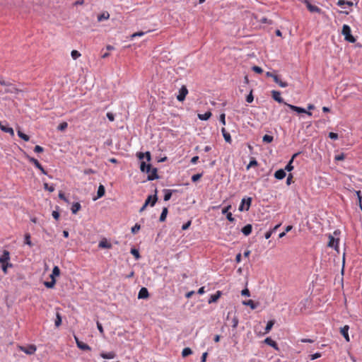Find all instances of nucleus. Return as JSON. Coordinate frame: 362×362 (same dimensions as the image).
I'll return each mask as SVG.
<instances>
[{
  "instance_id": "nucleus-16",
  "label": "nucleus",
  "mask_w": 362,
  "mask_h": 362,
  "mask_svg": "<svg viewBox=\"0 0 362 362\" xmlns=\"http://www.w3.org/2000/svg\"><path fill=\"white\" fill-rule=\"evenodd\" d=\"M299 153H296L293 155L292 158H291V160L288 161V163L286 165L285 168L284 169V170H285V172L286 171L291 172V170H293V160L296 156H298L299 155Z\"/></svg>"
},
{
  "instance_id": "nucleus-43",
  "label": "nucleus",
  "mask_w": 362,
  "mask_h": 362,
  "mask_svg": "<svg viewBox=\"0 0 362 362\" xmlns=\"http://www.w3.org/2000/svg\"><path fill=\"white\" fill-rule=\"evenodd\" d=\"M131 254L135 257L136 259H139L141 256L139 252L136 248H132L130 251Z\"/></svg>"
},
{
  "instance_id": "nucleus-19",
  "label": "nucleus",
  "mask_w": 362,
  "mask_h": 362,
  "mask_svg": "<svg viewBox=\"0 0 362 362\" xmlns=\"http://www.w3.org/2000/svg\"><path fill=\"white\" fill-rule=\"evenodd\" d=\"M149 174L148 175V177H147V180H157L159 178L158 174H157V168H151L150 173H148Z\"/></svg>"
},
{
  "instance_id": "nucleus-41",
  "label": "nucleus",
  "mask_w": 362,
  "mask_h": 362,
  "mask_svg": "<svg viewBox=\"0 0 362 362\" xmlns=\"http://www.w3.org/2000/svg\"><path fill=\"white\" fill-rule=\"evenodd\" d=\"M62 316L60 315L59 313H57L56 314V319H55V322H54V324H55V326L56 327H59L62 324Z\"/></svg>"
},
{
  "instance_id": "nucleus-37",
  "label": "nucleus",
  "mask_w": 362,
  "mask_h": 362,
  "mask_svg": "<svg viewBox=\"0 0 362 362\" xmlns=\"http://www.w3.org/2000/svg\"><path fill=\"white\" fill-rule=\"evenodd\" d=\"M30 238H31V236H30V233H25V235H24V243L25 245H28L30 247H32L33 246V243H32V242L30 240Z\"/></svg>"
},
{
  "instance_id": "nucleus-48",
  "label": "nucleus",
  "mask_w": 362,
  "mask_h": 362,
  "mask_svg": "<svg viewBox=\"0 0 362 362\" xmlns=\"http://www.w3.org/2000/svg\"><path fill=\"white\" fill-rule=\"evenodd\" d=\"M273 139V136L268 134H265L262 138V141L265 143H271Z\"/></svg>"
},
{
  "instance_id": "nucleus-46",
  "label": "nucleus",
  "mask_w": 362,
  "mask_h": 362,
  "mask_svg": "<svg viewBox=\"0 0 362 362\" xmlns=\"http://www.w3.org/2000/svg\"><path fill=\"white\" fill-rule=\"evenodd\" d=\"M257 165H258V163H257V160L255 158H252L246 168H247V170H249L250 168H252L253 166H257Z\"/></svg>"
},
{
  "instance_id": "nucleus-9",
  "label": "nucleus",
  "mask_w": 362,
  "mask_h": 362,
  "mask_svg": "<svg viewBox=\"0 0 362 362\" xmlns=\"http://www.w3.org/2000/svg\"><path fill=\"white\" fill-rule=\"evenodd\" d=\"M231 209V205H228L222 209V214L226 215V218L230 222H233L235 218L233 217L232 214L229 211Z\"/></svg>"
},
{
  "instance_id": "nucleus-13",
  "label": "nucleus",
  "mask_w": 362,
  "mask_h": 362,
  "mask_svg": "<svg viewBox=\"0 0 362 362\" xmlns=\"http://www.w3.org/2000/svg\"><path fill=\"white\" fill-rule=\"evenodd\" d=\"M221 296H222V291H217L214 294H212L210 296V297L208 300V303L211 304V303L216 302Z\"/></svg>"
},
{
  "instance_id": "nucleus-2",
  "label": "nucleus",
  "mask_w": 362,
  "mask_h": 362,
  "mask_svg": "<svg viewBox=\"0 0 362 362\" xmlns=\"http://www.w3.org/2000/svg\"><path fill=\"white\" fill-rule=\"evenodd\" d=\"M252 203L251 197H244L242 199L238 210L240 211H248Z\"/></svg>"
},
{
  "instance_id": "nucleus-36",
  "label": "nucleus",
  "mask_w": 362,
  "mask_h": 362,
  "mask_svg": "<svg viewBox=\"0 0 362 362\" xmlns=\"http://www.w3.org/2000/svg\"><path fill=\"white\" fill-rule=\"evenodd\" d=\"M243 305H248L251 308V309L254 310L257 307V303H255L252 300H248L243 302Z\"/></svg>"
},
{
  "instance_id": "nucleus-28",
  "label": "nucleus",
  "mask_w": 362,
  "mask_h": 362,
  "mask_svg": "<svg viewBox=\"0 0 362 362\" xmlns=\"http://www.w3.org/2000/svg\"><path fill=\"white\" fill-rule=\"evenodd\" d=\"M100 356L103 358H105V359H112V358H114L116 356V354L113 351H110V352H107V353L102 352L100 354Z\"/></svg>"
},
{
  "instance_id": "nucleus-1",
  "label": "nucleus",
  "mask_w": 362,
  "mask_h": 362,
  "mask_svg": "<svg viewBox=\"0 0 362 362\" xmlns=\"http://www.w3.org/2000/svg\"><path fill=\"white\" fill-rule=\"evenodd\" d=\"M341 34L344 36V40L349 42L354 43L356 38L351 35V29L349 25L344 24L342 27Z\"/></svg>"
},
{
  "instance_id": "nucleus-63",
  "label": "nucleus",
  "mask_w": 362,
  "mask_h": 362,
  "mask_svg": "<svg viewBox=\"0 0 362 362\" xmlns=\"http://www.w3.org/2000/svg\"><path fill=\"white\" fill-rule=\"evenodd\" d=\"M106 116L110 122H113L115 120V115L112 112H107Z\"/></svg>"
},
{
  "instance_id": "nucleus-52",
  "label": "nucleus",
  "mask_w": 362,
  "mask_h": 362,
  "mask_svg": "<svg viewBox=\"0 0 362 362\" xmlns=\"http://www.w3.org/2000/svg\"><path fill=\"white\" fill-rule=\"evenodd\" d=\"M202 173L195 174L192 176L191 180L193 182H195L198 181L202 177Z\"/></svg>"
},
{
  "instance_id": "nucleus-40",
  "label": "nucleus",
  "mask_w": 362,
  "mask_h": 362,
  "mask_svg": "<svg viewBox=\"0 0 362 362\" xmlns=\"http://www.w3.org/2000/svg\"><path fill=\"white\" fill-rule=\"evenodd\" d=\"M55 284H56L55 279H52L50 281H45L44 282V285L48 288H53Z\"/></svg>"
},
{
  "instance_id": "nucleus-15",
  "label": "nucleus",
  "mask_w": 362,
  "mask_h": 362,
  "mask_svg": "<svg viewBox=\"0 0 362 362\" xmlns=\"http://www.w3.org/2000/svg\"><path fill=\"white\" fill-rule=\"evenodd\" d=\"M349 327L348 325H344L341 328L340 333L344 337L345 340L349 342L350 341V338L349 335Z\"/></svg>"
},
{
  "instance_id": "nucleus-14",
  "label": "nucleus",
  "mask_w": 362,
  "mask_h": 362,
  "mask_svg": "<svg viewBox=\"0 0 362 362\" xmlns=\"http://www.w3.org/2000/svg\"><path fill=\"white\" fill-rule=\"evenodd\" d=\"M305 4H306V7L310 11V12H313V13H321V9L315 6V5H313L312 4H310L308 1H305Z\"/></svg>"
},
{
  "instance_id": "nucleus-34",
  "label": "nucleus",
  "mask_w": 362,
  "mask_h": 362,
  "mask_svg": "<svg viewBox=\"0 0 362 362\" xmlns=\"http://www.w3.org/2000/svg\"><path fill=\"white\" fill-rule=\"evenodd\" d=\"M168 208L167 207H163V210H162V212H161V214L160 216V218H159V221L160 222H163V221H165L167 215H168Z\"/></svg>"
},
{
  "instance_id": "nucleus-47",
  "label": "nucleus",
  "mask_w": 362,
  "mask_h": 362,
  "mask_svg": "<svg viewBox=\"0 0 362 362\" xmlns=\"http://www.w3.org/2000/svg\"><path fill=\"white\" fill-rule=\"evenodd\" d=\"M44 189L49 192H52L54 191L55 187L54 185H49L47 183H44Z\"/></svg>"
},
{
  "instance_id": "nucleus-51",
  "label": "nucleus",
  "mask_w": 362,
  "mask_h": 362,
  "mask_svg": "<svg viewBox=\"0 0 362 362\" xmlns=\"http://www.w3.org/2000/svg\"><path fill=\"white\" fill-rule=\"evenodd\" d=\"M254 96L252 95V90H250V93L246 97V102L248 103H252Z\"/></svg>"
},
{
  "instance_id": "nucleus-49",
  "label": "nucleus",
  "mask_w": 362,
  "mask_h": 362,
  "mask_svg": "<svg viewBox=\"0 0 362 362\" xmlns=\"http://www.w3.org/2000/svg\"><path fill=\"white\" fill-rule=\"evenodd\" d=\"M13 267V264L11 263L6 262V263L2 264L1 269H2L3 272H4V274H6L8 267Z\"/></svg>"
},
{
  "instance_id": "nucleus-5",
  "label": "nucleus",
  "mask_w": 362,
  "mask_h": 362,
  "mask_svg": "<svg viewBox=\"0 0 362 362\" xmlns=\"http://www.w3.org/2000/svg\"><path fill=\"white\" fill-rule=\"evenodd\" d=\"M188 93V90L185 86H182L179 90V94L177 95V100L180 102L185 100L186 95Z\"/></svg>"
},
{
  "instance_id": "nucleus-62",
  "label": "nucleus",
  "mask_w": 362,
  "mask_h": 362,
  "mask_svg": "<svg viewBox=\"0 0 362 362\" xmlns=\"http://www.w3.org/2000/svg\"><path fill=\"white\" fill-rule=\"evenodd\" d=\"M144 34H145V33H144V32H142V31H141V32H137V33H134V34H132V35H131V37H132V39H134V37H141V36H143Z\"/></svg>"
},
{
  "instance_id": "nucleus-4",
  "label": "nucleus",
  "mask_w": 362,
  "mask_h": 362,
  "mask_svg": "<svg viewBox=\"0 0 362 362\" xmlns=\"http://www.w3.org/2000/svg\"><path fill=\"white\" fill-rule=\"evenodd\" d=\"M286 106H288L291 110L295 111L298 113H305L308 116H312V112L310 111H307L303 107H298L291 104H286Z\"/></svg>"
},
{
  "instance_id": "nucleus-61",
  "label": "nucleus",
  "mask_w": 362,
  "mask_h": 362,
  "mask_svg": "<svg viewBox=\"0 0 362 362\" xmlns=\"http://www.w3.org/2000/svg\"><path fill=\"white\" fill-rule=\"evenodd\" d=\"M97 328L99 330L100 333L101 334H104V329H103V327L102 326V324L100 322H99L98 321L97 322Z\"/></svg>"
},
{
  "instance_id": "nucleus-18",
  "label": "nucleus",
  "mask_w": 362,
  "mask_h": 362,
  "mask_svg": "<svg viewBox=\"0 0 362 362\" xmlns=\"http://www.w3.org/2000/svg\"><path fill=\"white\" fill-rule=\"evenodd\" d=\"M148 296H149V293H148V289L145 287H142L139 291L138 298L139 299H146L148 297Z\"/></svg>"
},
{
  "instance_id": "nucleus-22",
  "label": "nucleus",
  "mask_w": 362,
  "mask_h": 362,
  "mask_svg": "<svg viewBox=\"0 0 362 362\" xmlns=\"http://www.w3.org/2000/svg\"><path fill=\"white\" fill-rule=\"evenodd\" d=\"M140 170L143 173H150L151 170V164H146V162L141 161L140 164Z\"/></svg>"
},
{
  "instance_id": "nucleus-59",
  "label": "nucleus",
  "mask_w": 362,
  "mask_h": 362,
  "mask_svg": "<svg viewBox=\"0 0 362 362\" xmlns=\"http://www.w3.org/2000/svg\"><path fill=\"white\" fill-rule=\"evenodd\" d=\"M239 320L237 317H234L232 320V327L233 328H236L238 325Z\"/></svg>"
},
{
  "instance_id": "nucleus-54",
  "label": "nucleus",
  "mask_w": 362,
  "mask_h": 362,
  "mask_svg": "<svg viewBox=\"0 0 362 362\" xmlns=\"http://www.w3.org/2000/svg\"><path fill=\"white\" fill-rule=\"evenodd\" d=\"M71 57L74 59H76L81 56V54L77 50H72L71 53Z\"/></svg>"
},
{
  "instance_id": "nucleus-27",
  "label": "nucleus",
  "mask_w": 362,
  "mask_h": 362,
  "mask_svg": "<svg viewBox=\"0 0 362 362\" xmlns=\"http://www.w3.org/2000/svg\"><path fill=\"white\" fill-rule=\"evenodd\" d=\"M252 226L251 224H247L246 226H245L242 229H241V232L245 235V236H248L249 235H250V233H252Z\"/></svg>"
},
{
  "instance_id": "nucleus-50",
  "label": "nucleus",
  "mask_w": 362,
  "mask_h": 362,
  "mask_svg": "<svg viewBox=\"0 0 362 362\" xmlns=\"http://www.w3.org/2000/svg\"><path fill=\"white\" fill-rule=\"evenodd\" d=\"M67 127L68 124L66 122H64L59 124V125L57 127V129L59 131L63 132L67 128Z\"/></svg>"
},
{
  "instance_id": "nucleus-58",
  "label": "nucleus",
  "mask_w": 362,
  "mask_h": 362,
  "mask_svg": "<svg viewBox=\"0 0 362 362\" xmlns=\"http://www.w3.org/2000/svg\"><path fill=\"white\" fill-rule=\"evenodd\" d=\"M43 151H44V148L40 146L37 145L34 148L35 153H42Z\"/></svg>"
},
{
  "instance_id": "nucleus-20",
  "label": "nucleus",
  "mask_w": 362,
  "mask_h": 362,
  "mask_svg": "<svg viewBox=\"0 0 362 362\" xmlns=\"http://www.w3.org/2000/svg\"><path fill=\"white\" fill-rule=\"evenodd\" d=\"M10 259V253L8 250H4L3 254L0 257V264L8 262Z\"/></svg>"
},
{
  "instance_id": "nucleus-64",
  "label": "nucleus",
  "mask_w": 362,
  "mask_h": 362,
  "mask_svg": "<svg viewBox=\"0 0 362 362\" xmlns=\"http://www.w3.org/2000/svg\"><path fill=\"white\" fill-rule=\"evenodd\" d=\"M329 137L331 139L337 140L338 139V134L334 133V132H329Z\"/></svg>"
},
{
  "instance_id": "nucleus-10",
  "label": "nucleus",
  "mask_w": 362,
  "mask_h": 362,
  "mask_svg": "<svg viewBox=\"0 0 362 362\" xmlns=\"http://www.w3.org/2000/svg\"><path fill=\"white\" fill-rule=\"evenodd\" d=\"M74 339L76 341V345L78 349L83 350V351H90L91 350V348L88 344L80 341L76 336H74Z\"/></svg>"
},
{
  "instance_id": "nucleus-44",
  "label": "nucleus",
  "mask_w": 362,
  "mask_h": 362,
  "mask_svg": "<svg viewBox=\"0 0 362 362\" xmlns=\"http://www.w3.org/2000/svg\"><path fill=\"white\" fill-rule=\"evenodd\" d=\"M337 5L341 7H344V5H348L351 6L353 5V2L344 0H339V1L337 2Z\"/></svg>"
},
{
  "instance_id": "nucleus-12",
  "label": "nucleus",
  "mask_w": 362,
  "mask_h": 362,
  "mask_svg": "<svg viewBox=\"0 0 362 362\" xmlns=\"http://www.w3.org/2000/svg\"><path fill=\"white\" fill-rule=\"evenodd\" d=\"M156 193H157V190L156 189ZM158 200V197L156 195V194H155L154 195H149L148 196L147 199H146L144 204H146V206H148V204H150L151 206H153L156 202Z\"/></svg>"
},
{
  "instance_id": "nucleus-25",
  "label": "nucleus",
  "mask_w": 362,
  "mask_h": 362,
  "mask_svg": "<svg viewBox=\"0 0 362 362\" xmlns=\"http://www.w3.org/2000/svg\"><path fill=\"white\" fill-rule=\"evenodd\" d=\"M221 133H222V135H223L226 142H227L228 144H231L232 139H231L230 134L226 130L225 128L223 127L221 129Z\"/></svg>"
},
{
  "instance_id": "nucleus-39",
  "label": "nucleus",
  "mask_w": 362,
  "mask_h": 362,
  "mask_svg": "<svg viewBox=\"0 0 362 362\" xmlns=\"http://www.w3.org/2000/svg\"><path fill=\"white\" fill-rule=\"evenodd\" d=\"M355 193L357 196L358 206L362 210V194H361V191L357 190V191H355Z\"/></svg>"
},
{
  "instance_id": "nucleus-42",
  "label": "nucleus",
  "mask_w": 362,
  "mask_h": 362,
  "mask_svg": "<svg viewBox=\"0 0 362 362\" xmlns=\"http://www.w3.org/2000/svg\"><path fill=\"white\" fill-rule=\"evenodd\" d=\"M192 354V351L190 348L186 347L182 351V356L183 357L188 356Z\"/></svg>"
},
{
  "instance_id": "nucleus-21",
  "label": "nucleus",
  "mask_w": 362,
  "mask_h": 362,
  "mask_svg": "<svg viewBox=\"0 0 362 362\" xmlns=\"http://www.w3.org/2000/svg\"><path fill=\"white\" fill-rule=\"evenodd\" d=\"M175 192H177L176 189H163V193H164L163 199H164V201L167 202V201L170 200L171 197H172L173 193Z\"/></svg>"
},
{
  "instance_id": "nucleus-45",
  "label": "nucleus",
  "mask_w": 362,
  "mask_h": 362,
  "mask_svg": "<svg viewBox=\"0 0 362 362\" xmlns=\"http://www.w3.org/2000/svg\"><path fill=\"white\" fill-rule=\"evenodd\" d=\"M18 136L20 138H21L22 139H23L24 141H28L30 139L29 136H28L27 134H24L23 132H22L20 130L18 131Z\"/></svg>"
},
{
  "instance_id": "nucleus-29",
  "label": "nucleus",
  "mask_w": 362,
  "mask_h": 362,
  "mask_svg": "<svg viewBox=\"0 0 362 362\" xmlns=\"http://www.w3.org/2000/svg\"><path fill=\"white\" fill-rule=\"evenodd\" d=\"M211 116V112L209 111H207L204 112V114H198V118L200 120L206 121L208 120Z\"/></svg>"
},
{
  "instance_id": "nucleus-23",
  "label": "nucleus",
  "mask_w": 362,
  "mask_h": 362,
  "mask_svg": "<svg viewBox=\"0 0 362 362\" xmlns=\"http://www.w3.org/2000/svg\"><path fill=\"white\" fill-rule=\"evenodd\" d=\"M286 174L285 170L279 169L274 173V177L277 180H282L286 177Z\"/></svg>"
},
{
  "instance_id": "nucleus-53",
  "label": "nucleus",
  "mask_w": 362,
  "mask_h": 362,
  "mask_svg": "<svg viewBox=\"0 0 362 362\" xmlns=\"http://www.w3.org/2000/svg\"><path fill=\"white\" fill-rule=\"evenodd\" d=\"M141 228V226L139 223H136L131 229L132 233L135 234L137 233Z\"/></svg>"
},
{
  "instance_id": "nucleus-3",
  "label": "nucleus",
  "mask_w": 362,
  "mask_h": 362,
  "mask_svg": "<svg viewBox=\"0 0 362 362\" xmlns=\"http://www.w3.org/2000/svg\"><path fill=\"white\" fill-rule=\"evenodd\" d=\"M266 75L268 77H272L274 79V81H275V83H276L281 88H286L288 86V83L281 81L277 75H276L273 73L268 71V72H267Z\"/></svg>"
},
{
  "instance_id": "nucleus-35",
  "label": "nucleus",
  "mask_w": 362,
  "mask_h": 362,
  "mask_svg": "<svg viewBox=\"0 0 362 362\" xmlns=\"http://www.w3.org/2000/svg\"><path fill=\"white\" fill-rule=\"evenodd\" d=\"M98 247L100 248H108L109 249V248H111L112 245L110 243H109L107 241V240H103L99 243Z\"/></svg>"
},
{
  "instance_id": "nucleus-11",
  "label": "nucleus",
  "mask_w": 362,
  "mask_h": 362,
  "mask_svg": "<svg viewBox=\"0 0 362 362\" xmlns=\"http://www.w3.org/2000/svg\"><path fill=\"white\" fill-rule=\"evenodd\" d=\"M272 95L273 99L274 100H276V102H278L279 103H283L285 105H286V104H288L281 97V93L279 91H278V90H272Z\"/></svg>"
},
{
  "instance_id": "nucleus-8",
  "label": "nucleus",
  "mask_w": 362,
  "mask_h": 362,
  "mask_svg": "<svg viewBox=\"0 0 362 362\" xmlns=\"http://www.w3.org/2000/svg\"><path fill=\"white\" fill-rule=\"evenodd\" d=\"M339 238H334L332 235H329V243L328 246L329 247L334 248L335 250H338L339 249Z\"/></svg>"
},
{
  "instance_id": "nucleus-7",
  "label": "nucleus",
  "mask_w": 362,
  "mask_h": 362,
  "mask_svg": "<svg viewBox=\"0 0 362 362\" xmlns=\"http://www.w3.org/2000/svg\"><path fill=\"white\" fill-rule=\"evenodd\" d=\"M28 160L33 163L37 169H39L44 175H47V172L43 168L42 165L40 163V162L35 159V158L30 157L29 156H27Z\"/></svg>"
},
{
  "instance_id": "nucleus-26",
  "label": "nucleus",
  "mask_w": 362,
  "mask_h": 362,
  "mask_svg": "<svg viewBox=\"0 0 362 362\" xmlns=\"http://www.w3.org/2000/svg\"><path fill=\"white\" fill-rule=\"evenodd\" d=\"M20 90L13 86L11 83H10L5 89L4 93H18Z\"/></svg>"
},
{
  "instance_id": "nucleus-56",
  "label": "nucleus",
  "mask_w": 362,
  "mask_h": 362,
  "mask_svg": "<svg viewBox=\"0 0 362 362\" xmlns=\"http://www.w3.org/2000/svg\"><path fill=\"white\" fill-rule=\"evenodd\" d=\"M252 70L257 74H262L263 72V69L261 67L257 66H253L252 67Z\"/></svg>"
},
{
  "instance_id": "nucleus-57",
  "label": "nucleus",
  "mask_w": 362,
  "mask_h": 362,
  "mask_svg": "<svg viewBox=\"0 0 362 362\" xmlns=\"http://www.w3.org/2000/svg\"><path fill=\"white\" fill-rule=\"evenodd\" d=\"M345 158V155L344 153H341L335 156L334 159L336 160H343Z\"/></svg>"
},
{
  "instance_id": "nucleus-24",
  "label": "nucleus",
  "mask_w": 362,
  "mask_h": 362,
  "mask_svg": "<svg viewBox=\"0 0 362 362\" xmlns=\"http://www.w3.org/2000/svg\"><path fill=\"white\" fill-rule=\"evenodd\" d=\"M264 343L266 344L273 347L276 350L279 349L277 343L275 341H274L273 339H272L270 337H267L264 339Z\"/></svg>"
},
{
  "instance_id": "nucleus-30",
  "label": "nucleus",
  "mask_w": 362,
  "mask_h": 362,
  "mask_svg": "<svg viewBox=\"0 0 362 362\" xmlns=\"http://www.w3.org/2000/svg\"><path fill=\"white\" fill-rule=\"evenodd\" d=\"M81 208V204L79 202L73 203L71 211L72 214H76Z\"/></svg>"
},
{
  "instance_id": "nucleus-38",
  "label": "nucleus",
  "mask_w": 362,
  "mask_h": 362,
  "mask_svg": "<svg viewBox=\"0 0 362 362\" xmlns=\"http://www.w3.org/2000/svg\"><path fill=\"white\" fill-rule=\"evenodd\" d=\"M274 323H275V320H274L268 321V322L266 325V327H265V334H267L270 332V330L272 329Z\"/></svg>"
},
{
  "instance_id": "nucleus-6",
  "label": "nucleus",
  "mask_w": 362,
  "mask_h": 362,
  "mask_svg": "<svg viewBox=\"0 0 362 362\" xmlns=\"http://www.w3.org/2000/svg\"><path fill=\"white\" fill-rule=\"evenodd\" d=\"M20 349L22 351H23L24 353H25L26 354L32 355L35 353L37 348H36L35 345L30 344V345H28V346H21Z\"/></svg>"
},
{
  "instance_id": "nucleus-55",
  "label": "nucleus",
  "mask_w": 362,
  "mask_h": 362,
  "mask_svg": "<svg viewBox=\"0 0 362 362\" xmlns=\"http://www.w3.org/2000/svg\"><path fill=\"white\" fill-rule=\"evenodd\" d=\"M321 356H322L321 353L317 352L315 354L310 355L309 356H310V360L313 361V360H315V359H317L318 358H320Z\"/></svg>"
},
{
  "instance_id": "nucleus-32",
  "label": "nucleus",
  "mask_w": 362,
  "mask_h": 362,
  "mask_svg": "<svg viewBox=\"0 0 362 362\" xmlns=\"http://www.w3.org/2000/svg\"><path fill=\"white\" fill-rule=\"evenodd\" d=\"M60 274V269L58 266H54L52 269V274L50 275L51 279H55L56 276H59Z\"/></svg>"
},
{
  "instance_id": "nucleus-60",
  "label": "nucleus",
  "mask_w": 362,
  "mask_h": 362,
  "mask_svg": "<svg viewBox=\"0 0 362 362\" xmlns=\"http://www.w3.org/2000/svg\"><path fill=\"white\" fill-rule=\"evenodd\" d=\"M219 122L223 124H226V115L224 113L221 114L219 117Z\"/></svg>"
},
{
  "instance_id": "nucleus-17",
  "label": "nucleus",
  "mask_w": 362,
  "mask_h": 362,
  "mask_svg": "<svg viewBox=\"0 0 362 362\" xmlns=\"http://www.w3.org/2000/svg\"><path fill=\"white\" fill-rule=\"evenodd\" d=\"M105 188L103 185H100L98 191H97V196L95 197H93V199L94 201L103 197L105 195Z\"/></svg>"
},
{
  "instance_id": "nucleus-33",
  "label": "nucleus",
  "mask_w": 362,
  "mask_h": 362,
  "mask_svg": "<svg viewBox=\"0 0 362 362\" xmlns=\"http://www.w3.org/2000/svg\"><path fill=\"white\" fill-rule=\"evenodd\" d=\"M110 18V14L107 11L103 12V13L98 16V21L101 22L105 20H107Z\"/></svg>"
},
{
  "instance_id": "nucleus-31",
  "label": "nucleus",
  "mask_w": 362,
  "mask_h": 362,
  "mask_svg": "<svg viewBox=\"0 0 362 362\" xmlns=\"http://www.w3.org/2000/svg\"><path fill=\"white\" fill-rule=\"evenodd\" d=\"M0 129L4 132L9 133L11 136L14 135V131H13V128L10 127L8 126H5V125L1 124Z\"/></svg>"
}]
</instances>
